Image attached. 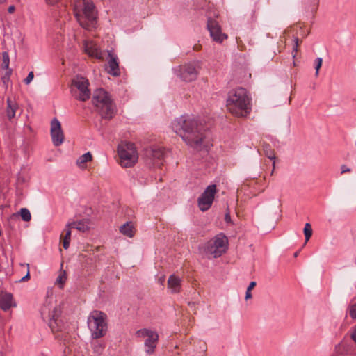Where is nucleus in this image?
<instances>
[{"mask_svg": "<svg viewBox=\"0 0 356 356\" xmlns=\"http://www.w3.org/2000/svg\"><path fill=\"white\" fill-rule=\"evenodd\" d=\"M349 314L352 318H356V303L350 305Z\"/></svg>", "mask_w": 356, "mask_h": 356, "instance_id": "473e14b6", "label": "nucleus"}, {"mask_svg": "<svg viewBox=\"0 0 356 356\" xmlns=\"http://www.w3.org/2000/svg\"><path fill=\"white\" fill-rule=\"evenodd\" d=\"M200 68L199 61H193L179 66L175 69V72L177 75L183 81L190 82L197 79Z\"/></svg>", "mask_w": 356, "mask_h": 356, "instance_id": "9d476101", "label": "nucleus"}, {"mask_svg": "<svg viewBox=\"0 0 356 356\" xmlns=\"http://www.w3.org/2000/svg\"><path fill=\"white\" fill-rule=\"evenodd\" d=\"M351 338L356 343V327L353 330Z\"/></svg>", "mask_w": 356, "mask_h": 356, "instance_id": "58836bf2", "label": "nucleus"}, {"mask_svg": "<svg viewBox=\"0 0 356 356\" xmlns=\"http://www.w3.org/2000/svg\"><path fill=\"white\" fill-rule=\"evenodd\" d=\"M19 214L24 221L28 222L31 218V213L26 208H22Z\"/></svg>", "mask_w": 356, "mask_h": 356, "instance_id": "cd10ccee", "label": "nucleus"}, {"mask_svg": "<svg viewBox=\"0 0 356 356\" xmlns=\"http://www.w3.org/2000/svg\"><path fill=\"white\" fill-rule=\"evenodd\" d=\"M293 42H294V46L293 48V53H294V54H293V56L295 57L296 53L298 51V47L299 45V39L297 37H295L293 39Z\"/></svg>", "mask_w": 356, "mask_h": 356, "instance_id": "f704fd0d", "label": "nucleus"}, {"mask_svg": "<svg viewBox=\"0 0 356 356\" xmlns=\"http://www.w3.org/2000/svg\"><path fill=\"white\" fill-rule=\"evenodd\" d=\"M216 192V185L211 184L200 195L197 200V204L202 211H206L211 208Z\"/></svg>", "mask_w": 356, "mask_h": 356, "instance_id": "f8f14e48", "label": "nucleus"}, {"mask_svg": "<svg viewBox=\"0 0 356 356\" xmlns=\"http://www.w3.org/2000/svg\"><path fill=\"white\" fill-rule=\"evenodd\" d=\"M40 313L43 320L48 323L53 332L60 330L58 319L60 314V307L49 303L45 304L42 307Z\"/></svg>", "mask_w": 356, "mask_h": 356, "instance_id": "6e6552de", "label": "nucleus"}, {"mask_svg": "<svg viewBox=\"0 0 356 356\" xmlns=\"http://www.w3.org/2000/svg\"><path fill=\"white\" fill-rule=\"evenodd\" d=\"M120 232L129 238H131L134 236L135 232H134V227L131 222H126L120 228Z\"/></svg>", "mask_w": 356, "mask_h": 356, "instance_id": "b1692460", "label": "nucleus"}, {"mask_svg": "<svg viewBox=\"0 0 356 356\" xmlns=\"http://www.w3.org/2000/svg\"><path fill=\"white\" fill-rule=\"evenodd\" d=\"M304 234L305 236V243H307L312 235V229L309 223H306L304 228Z\"/></svg>", "mask_w": 356, "mask_h": 356, "instance_id": "c85d7f7f", "label": "nucleus"}, {"mask_svg": "<svg viewBox=\"0 0 356 356\" xmlns=\"http://www.w3.org/2000/svg\"><path fill=\"white\" fill-rule=\"evenodd\" d=\"M16 304L13 300V295L10 293H1L0 294V308L3 311L9 310L12 307H15Z\"/></svg>", "mask_w": 356, "mask_h": 356, "instance_id": "f3484780", "label": "nucleus"}, {"mask_svg": "<svg viewBox=\"0 0 356 356\" xmlns=\"http://www.w3.org/2000/svg\"><path fill=\"white\" fill-rule=\"evenodd\" d=\"M172 128L188 145L193 148L201 146L204 134L202 126L198 124L197 120L189 116L182 115L172 122Z\"/></svg>", "mask_w": 356, "mask_h": 356, "instance_id": "f257e3e1", "label": "nucleus"}, {"mask_svg": "<svg viewBox=\"0 0 356 356\" xmlns=\"http://www.w3.org/2000/svg\"><path fill=\"white\" fill-rule=\"evenodd\" d=\"M298 252H296L294 254V257H297V256H298Z\"/></svg>", "mask_w": 356, "mask_h": 356, "instance_id": "a18cd8bd", "label": "nucleus"}, {"mask_svg": "<svg viewBox=\"0 0 356 356\" xmlns=\"http://www.w3.org/2000/svg\"><path fill=\"white\" fill-rule=\"evenodd\" d=\"M145 156L149 164L160 168L163 164L164 149L161 147H152L145 150Z\"/></svg>", "mask_w": 356, "mask_h": 356, "instance_id": "ddd939ff", "label": "nucleus"}, {"mask_svg": "<svg viewBox=\"0 0 356 356\" xmlns=\"http://www.w3.org/2000/svg\"><path fill=\"white\" fill-rule=\"evenodd\" d=\"M92 156L90 152H86L83 155L80 156L76 160V165L81 169H85L86 165V163L92 161Z\"/></svg>", "mask_w": 356, "mask_h": 356, "instance_id": "5701e85b", "label": "nucleus"}, {"mask_svg": "<svg viewBox=\"0 0 356 356\" xmlns=\"http://www.w3.org/2000/svg\"><path fill=\"white\" fill-rule=\"evenodd\" d=\"M71 229L72 227H67V225L65 226V228L64 229V231L65 232V234L63 239V245L65 250L68 249L70 246L71 240Z\"/></svg>", "mask_w": 356, "mask_h": 356, "instance_id": "a878e982", "label": "nucleus"}, {"mask_svg": "<svg viewBox=\"0 0 356 356\" xmlns=\"http://www.w3.org/2000/svg\"><path fill=\"white\" fill-rule=\"evenodd\" d=\"M230 220V216L229 213H227L225 216V220L228 222Z\"/></svg>", "mask_w": 356, "mask_h": 356, "instance_id": "37998d69", "label": "nucleus"}, {"mask_svg": "<svg viewBox=\"0 0 356 356\" xmlns=\"http://www.w3.org/2000/svg\"><path fill=\"white\" fill-rule=\"evenodd\" d=\"M207 29L211 38L217 42L221 43L227 38L226 34L222 33L221 28L218 22L213 19L209 18L208 19Z\"/></svg>", "mask_w": 356, "mask_h": 356, "instance_id": "4468645a", "label": "nucleus"}, {"mask_svg": "<svg viewBox=\"0 0 356 356\" xmlns=\"http://www.w3.org/2000/svg\"><path fill=\"white\" fill-rule=\"evenodd\" d=\"M67 276L65 272H62L56 279V283L60 284V287L63 288L64 283L66 282Z\"/></svg>", "mask_w": 356, "mask_h": 356, "instance_id": "c756f323", "label": "nucleus"}, {"mask_svg": "<svg viewBox=\"0 0 356 356\" xmlns=\"http://www.w3.org/2000/svg\"><path fill=\"white\" fill-rule=\"evenodd\" d=\"M6 1V0H0V4H3Z\"/></svg>", "mask_w": 356, "mask_h": 356, "instance_id": "c03bdc74", "label": "nucleus"}, {"mask_svg": "<svg viewBox=\"0 0 356 356\" xmlns=\"http://www.w3.org/2000/svg\"><path fill=\"white\" fill-rule=\"evenodd\" d=\"M6 103V115L9 120H11L15 117L19 106L15 101L11 99L10 97L7 98Z\"/></svg>", "mask_w": 356, "mask_h": 356, "instance_id": "412c9836", "label": "nucleus"}, {"mask_svg": "<svg viewBox=\"0 0 356 356\" xmlns=\"http://www.w3.org/2000/svg\"><path fill=\"white\" fill-rule=\"evenodd\" d=\"M108 56L110 59L108 62V72L113 76H118L120 74L118 58L111 52L108 53Z\"/></svg>", "mask_w": 356, "mask_h": 356, "instance_id": "a211bd4d", "label": "nucleus"}, {"mask_svg": "<svg viewBox=\"0 0 356 356\" xmlns=\"http://www.w3.org/2000/svg\"><path fill=\"white\" fill-rule=\"evenodd\" d=\"M350 171H351L350 168H348L346 165H342L341 166V174L349 172Z\"/></svg>", "mask_w": 356, "mask_h": 356, "instance_id": "c9c22d12", "label": "nucleus"}, {"mask_svg": "<svg viewBox=\"0 0 356 356\" xmlns=\"http://www.w3.org/2000/svg\"><path fill=\"white\" fill-rule=\"evenodd\" d=\"M226 107L236 117H247L252 111L251 97L247 90L240 87L230 90L227 95Z\"/></svg>", "mask_w": 356, "mask_h": 356, "instance_id": "f03ea898", "label": "nucleus"}, {"mask_svg": "<svg viewBox=\"0 0 356 356\" xmlns=\"http://www.w3.org/2000/svg\"><path fill=\"white\" fill-rule=\"evenodd\" d=\"M107 316L103 312L94 310L88 317V326L92 339H97L106 335L107 331Z\"/></svg>", "mask_w": 356, "mask_h": 356, "instance_id": "39448f33", "label": "nucleus"}, {"mask_svg": "<svg viewBox=\"0 0 356 356\" xmlns=\"http://www.w3.org/2000/svg\"><path fill=\"white\" fill-rule=\"evenodd\" d=\"M84 51L92 58L99 60L104 59L102 51L99 49L97 44L92 40H85L83 43Z\"/></svg>", "mask_w": 356, "mask_h": 356, "instance_id": "dca6fc26", "label": "nucleus"}, {"mask_svg": "<svg viewBox=\"0 0 356 356\" xmlns=\"http://www.w3.org/2000/svg\"><path fill=\"white\" fill-rule=\"evenodd\" d=\"M263 149H264L265 155L269 159L273 161V170H272V172H271V175H273V172H274L275 168V161L276 156H275V152L270 147V145L266 144V143H264L263 145Z\"/></svg>", "mask_w": 356, "mask_h": 356, "instance_id": "4be33fe9", "label": "nucleus"}, {"mask_svg": "<svg viewBox=\"0 0 356 356\" xmlns=\"http://www.w3.org/2000/svg\"><path fill=\"white\" fill-rule=\"evenodd\" d=\"M74 17L81 26L91 29L97 24V10L91 0H74L73 3Z\"/></svg>", "mask_w": 356, "mask_h": 356, "instance_id": "7ed1b4c3", "label": "nucleus"}, {"mask_svg": "<svg viewBox=\"0 0 356 356\" xmlns=\"http://www.w3.org/2000/svg\"><path fill=\"white\" fill-rule=\"evenodd\" d=\"M51 136L55 146H59L63 143L64 134L60 122L56 118H54L51 122Z\"/></svg>", "mask_w": 356, "mask_h": 356, "instance_id": "2eb2a0df", "label": "nucleus"}, {"mask_svg": "<svg viewBox=\"0 0 356 356\" xmlns=\"http://www.w3.org/2000/svg\"><path fill=\"white\" fill-rule=\"evenodd\" d=\"M159 283L163 285L164 282H165V276H162L161 277L159 280H158Z\"/></svg>", "mask_w": 356, "mask_h": 356, "instance_id": "79ce46f5", "label": "nucleus"}, {"mask_svg": "<svg viewBox=\"0 0 356 356\" xmlns=\"http://www.w3.org/2000/svg\"><path fill=\"white\" fill-rule=\"evenodd\" d=\"M251 298H252L251 291H248V289H247L245 298V300H248V299H250Z\"/></svg>", "mask_w": 356, "mask_h": 356, "instance_id": "ea45409f", "label": "nucleus"}, {"mask_svg": "<svg viewBox=\"0 0 356 356\" xmlns=\"http://www.w3.org/2000/svg\"><path fill=\"white\" fill-rule=\"evenodd\" d=\"M15 10V8L14 6H10L8 8V11L9 13H13Z\"/></svg>", "mask_w": 356, "mask_h": 356, "instance_id": "a19ab883", "label": "nucleus"}, {"mask_svg": "<svg viewBox=\"0 0 356 356\" xmlns=\"http://www.w3.org/2000/svg\"><path fill=\"white\" fill-rule=\"evenodd\" d=\"M89 82L83 76H76L72 82L71 92L77 99L86 102L90 97V90L88 89Z\"/></svg>", "mask_w": 356, "mask_h": 356, "instance_id": "1a4fd4ad", "label": "nucleus"}, {"mask_svg": "<svg viewBox=\"0 0 356 356\" xmlns=\"http://www.w3.org/2000/svg\"><path fill=\"white\" fill-rule=\"evenodd\" d=\"M105 348V344L99 341L92 342V349L94 353L97 356H100Z\"/></svg>", "mask_w": 356, "mask_h": 356, "instance_id": "393cba45", "label": "nucleus"}, {"mask_svg": "<svg viewBox=\"0 0 356 356\" xmlns=\"http://www.w3.org/2000/svg\"><path fill=\"white\" fill-rule=\"evenodd\" d=\"M168 287L172 293H178L181 288V280L175 275H171L168 280Z\"/></svg>", "mask_w": 356, "mask_h": 356, "instance_id": "6ab92c4d", "label": "nucleus"}, {"mask_svg": "<svg viewBox=\"0 0 356 356\" xmlns=\"http://www.w3.org/2000/svg\"><path fill=\"white\" fill-rule=\"evenodd\" d=\"M92 102L102 118L106 120L113 118L115 113V106L106 91L102 88L95 90Z\"/></svg>", "mask_w": 356, "mask_h": 356, "instance_id": "20e7f679", "label": "nucleus"}, {"mask_svg": "<svg viewBox=\"0 0 356 356\" xmlns=\"http://www.w3.org/2000/svg\"><path fill=\"white\" fill-rule=\"evenodd\" d=\"M34 78L33 72L31 71L26 78L24 80V82L26 85L30 84V83L33 81Z\"/></svg>", "mask_w": 356, "mask_h": 356, "instance_id": "72a5a7b5", "label": "nucleus"}, {"mask_svg": "<svg viewBox=\"0 0 356 356\" xmlns=\"http://www.w3.org/2000/svg\"><path fill=\"white\" fill-rule=\"evenodd\" d=\"M323 60L321 58H317L315 60V69H316V76H318V71L322 65Z\"/></svg>", "mask_w": 356, "mask_h": 356, "instance_id": "2f4dec72", "label": "nucleus"}, {"mask_svg": "<svg viewBox=\"0 0 356 356\" xmlns=\"http://www.w3.org/2000/svg\"><path fill=\"white\" fill-rule=\"evenodd\" d=\"M67 227H72V229H76L79 232H86L89 230V221L83 219L79 221L68 222Z\"/></svg>", "mask_w": 356, "mask_h": 356, "instance_id": "aec40b11", "label": "nucleus"}, {"mask_svg": "<svg viewBox=\"0 0 356 356\" xmlns=\"http://www.w3.org/2000/svg\"><path fill=\"white\" fill-rule=\"evenodd\" d=\"M227 247V238L224 234H219L203 244L200 249L205 254L218 258L226 252Z\"/></svg>", "mask_w": 356, "mask_h": 356, "instance_id": "423d86ee", "label": "nucleus"}, {"mask_svg": "<svg viewBox=\"0 0 356 356\" xmlns=\"http://www.w3.org/2000/svg\"><path fill=\"white\" fill-rule=\"evenodd\" d=\"M6 70V73L4 74V76L2 77V81L3 83V84L7 87V85L10 81V75L12 74V70Z\"/></svg>", "mask_w": 356, "mask_h": 356, "instance_id": "7c9ffc66", "label": "nucleus"}, {"mask_svg": "<svg viewBox=\"0 0 356 356\" xmlns=\"http://www.w3.org/2000/svg\"><path fill=\"white\" fill-rule=\"evenodd\" d=\"M136 335L138 338H145L144 346L146 353L151 355L154 353L159 341V334L156 331L143 328L138 330Z\"/></svg>", "mask_w": 356, "mask_h": 356, "instance_id": "9b49d317", "label": "nucleus"}, {"mask_svg": "<svg viewBox=\"0 0 356 356\" xmlns=\"http://www.w3.org/2000/svg\"><path fill=\"white\" fill-rule=\"evenodd\" d=\"M256 286V282H254V281L251 282L249 284V286H248V288H247L248 291H251V290H252V289L254 288V286Z\"/></svg>", "mask_w": 356, "mask_h": 356, "instance_id": "4c0bfd02", "label": "nucleus"}, {"mask_svg": "<svg viewBox=\"0 0 356 356\" xmlns=\"http://www.w3.org/2000/svg\"><path fill=\"white\" fill-rule=\"evenodd\" d=\"M26 266H27V268L29 269V264H27V265H26ZM29 277H30V273H29V270H27V273H26V275L24 277H23L21 279V280H20V281H21V282L26 281V280H28L29 279Z\"/></svg>", "mask_w": 356, "mask_h": 356, "instance_id": "e433bc0d", "label": "nucleus"}, {"mask_svg": "<svg viewBox=\"0 0 356 356\" xmlns=\"http://www.w3.org/2000/svg\"><path fill=\"white\" fill-rule=\"evenodd\" d=\"M10 58L9 55L7 52L4 51L1 55V66L4 70H10L9 68Z\"/></svg>", "mask_w": 356, "mask_h": 356, "instance_id": "bb28decb", "label": "nucleus"}, {"mask_svg": "<svg viewBox=\"0 0 356 356\" xmlns=\"http://www.w3.org/2000/svg\"><path fill=\"white\" fill-rule=\"evenodd\" d=\"M118 154L122 167H132L138 161V155L136 147L132 143H120L118 146Z\"/></svg>", "mask_w": 356, "mask_h": 356, "instance_id": "0eeeda50", "label": "nucleus"}]
</instances>
